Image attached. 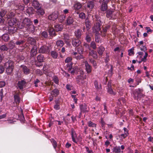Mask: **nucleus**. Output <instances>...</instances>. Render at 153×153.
<instances>
[{
    "label": "nucleus",
    "instance_id": "1",
    "mask_svg": "<svg viewBox=\"0 0 153 153\" xmlns=\"http://www.w3.org/2000/svg\"><path fill=\"white\" fill-rule=\"evenodd\" d=\"M4 66L6 68L7 74L8 75L11 74L14 68L13 62L11 60H9L4 64Z\"/></svg>",
    "mask_w": 153,
    "mask_h": 153
},
{
    "label": "nucleus",
    "instance_id": "2",
    "mask_svg": "<svg viewBox=\"0 0 153 153\" xmlns=\"http://www.w3.org/2000/svg\"><path fill=\"white\" fill-rule=\"evenodd\" d=\"M86 75L83 71H80V74L78 75L76 78V81L77 84L79 85L83 84L85 79H86Z\"/></svg>",
    "mask_w": 153,
    "mask_h": 153
},
{
    "label": "nucleus",
    "instance_id": "3",
    "mask_svg": "<svg viewBox=\"0 0 153 153\" xmlns=\"http://www.w3.org/2000/svg\"><path fill=\"white\" fill-rule=\"evenodd\" d=\"M109 0H100V3H102L100 7V9L102 11H104L107 9V4Z\"/></svg>",
    "mask_w": 153,
    "mask_h": 153
},
{
    "label": "nucleus",
    "instance_id": "4",
    "mask_svg": "<svg viewBox=\"0 0 153 153\" xmlns=\"http://www.w3.org/2000/svg\"><path fill=\"white\" fill-rule=\"evenodd\" d=\"M49 52L50 49L49 47L45 45L41 47L39 50V52L40 53H48Z\"/></svg>",
    "mask_w": 153,
    "mask_h": 153
},
{
    "label": "nucleus",
    "instance_id": "5",
    "mask_svg": "<svg viewBox=\"0 0 153 153\" xmlns=\"http://www.w3.org/2000/svg\"><path fill=\"white\" fill-rule=\"evenodd\" d=\"M72 58L71 57H68L65 60V62L67 64L66 65L67 68H68V71H71L72 68V65H73L72 62Z\"/></svg>",
    "mask_w": 153,
    "mask_h": 153
},
{
    "label": "nucleus",
    "instance_id": "6",
    "mask_svg": "<svg viewBox=\"0 0 153 153\" xmlns=\"http://www.w3.org/2000/svg\"><path fill=\"white\" fill-rule=\"evenodd\" d=\"M143 90L142 89L138 88L137 90L134 93L135 99L137 100L139 97H140L143 95Z\"/></svg>",
    "mask_w": 153,
    "mask_h": 153
},
{
    "label": "nucleus",
    "instance_id": "7",
    "mask_svg": "<svg viewBox=\"0 0 153 153\" xmlns=\"http://www.w3.org/2000/svg\"><path fill=\"white\" fill-rule=\"evenodd\" d=\"M79 108L81 112H82L83 113H86L88 112L89 110V108L85 103L80 105Z\"/></svg>",
    "mask_w": 153,
    "mask_h": 153
},
{
    "label": "nucleus",
    "instance_id": "8",
    "mask_svg": "<svg viewBox=\"0 0 153 153\" xmlns=\"http://www.w3.org/2000/svg\"><path fill=\"white\" fill-rule=\"evenodd\" d=\"M81 42L79 39L73 38L72 40V44L74 46L78 47L81 45Z\"/></svg>",
    "mask_w": 153,
    "mask_h": 153
},
{
    "label": "nucleus",
    "instance_id": "9",
    "mask_svg": "<svg viewBox=\"0 0 153 153\" xmlns=\"http://www.w3.org/2000/svg\"><path fill=\"white\" fill-rule=\"evenodd\" d=\"M71 135L72 139L73 142L75 143H77V141L76 139L77 138V135L75 131L73 128L71 129Z\"/></svg>",
    "mask_w": 153,
    "mask_h": 153
},
{
    "label": "nucleus",
    "instance_id": "10",
    "mask_svg": "<svg viewBox=\"0 0 153 153\" xmlns=\"http://www.w3.org/2000/svg\"><path fill=\"white\" fill-rule=\"evenodd\" d=\"M19 94L20 92H15L14 95V101L16 104L19 103L20 102V99Z\"/></svg>",
    "mask_w": 153,
    "mask_h": 153
},
{
    "label": "nucleus",
    "instance_id": "11",
    "mask_svg": "<svg viewBox=\"0 0 153 153\" xmlns=\"http://www.w3.org/2000/svg\"><path fill=\"white\" fill-rule=\"evenodd\" d=\"M37 53V47L36 45H34L33 47L31 50L30 54L32 57L35 56Z\"/></svg>",
    "mask_w": 153,
    "mask_h": 153
},
{
    "label": "nucleus",
    "instance_id": "12",
    "mask_svg": "<svg viewBox=\"0 0 153 153\" xmlns=\"http://www.w3.org/2000/svg\"><path fill=\"white\" fill-rule=\"evenodd\" d=\"M26 82L24 80L18 81L17 85L20 89H22L25 87Z\"/></svg>",
    "mask_w": 153,
    "mask_h": 153
},
{
    "label": "nucleus",
    "instance_id": "13",
    "mask_svg": "<svg viewBox=\"0 0 153 153\" xmlns=\"http://www.w3.org/2000/svg\"><path fill=\"white\" fill-rule=\"evenodd\" d=\"M85 70L87 73L88 74L91 73L92 71V67L87 61H85Z\"/></svg>",
    "mask_w": 153,
    "mask_h": 153
},
{
    "label": "nucleus",
    "instance_id": "14",
    "mask_svg": "<svg viewBox=\"0 0 153 153\" xmlns=\"http://www.w3.org/2000/svg\"><path fill=\"white\" fill-rule=\"evenodd\" d=\"M94 3L92 1H90L87 3V9H88L89 11H91V10L94 8Z\"/></svg>",
    "mask_w": 153,
    "mask_h": 153
},
{
    "label": "nucleus",
    "instance_id": "15",
    "mask_svg": "<svg viewBox=\"0 0 153 153\" xmlns=\"http://www.w3.org/2000/svg\"><path fill=\"white\" fill-rule=\"evenodd\" d=\"M32 5L35 9H37L40 7V4L36 0H31Z\"/></svg>",
    "mask_w": 153,
    "mask_h": 153
},
{
    "label": "nucleus",
    "instance_id": "16",
    "mask_svg": "<svg viewBox=\"0 0 153 153\" xmlns=\"http://www.w3.org/2000/svg\"><path fill=\"white\" fill-rule=\"evenodd\" d=\"M100 26V24L99 22H97L95 24H94L93 29L95 30L96 32H98L101 29Z\"/></svg>",
    "mask_w": 153,
    "mask_h": 153
},
{
    "label": "nucleus",
    "instance_id": "17",
    "mask_svg": "<svg viewBox=\"0 0 153 153\" xmlns=\"http://www.w3.org/2000/svg\"><path fill=\"white\" fill-rule=\"evenodd\" d=\"M82 33V30L79 29L76 30L74 32L75 35L77 39L80 38Z\"/></svg>",
    "mask_w": 153,
    "mask_h": 153
},
{
    "label": "nucleus",
    "instance_id": "18",
    "mask_svg": "<svg viewBox=\"0 0 153 153\" xmlns=\"http://www.w3.org/2000/svg\"><path fill=\"white\" fill-rule=\"evenodd\" d=\"M88 56H92L94 58H96L97 57V52L93 50H91L89 52Z\"/></svg>",
    "mask_w": 153,
    "mask_h": 153
},
{
    "label": "nucleus",
    "instance_id": "19",
    "mask_svg": "<svg viewBox=\"0 0 153 153\" xmlns=\"http://www.w3.org/2000/svg\"><path fill=\"white\" fill-rule=\"evenodd\" d=\"M55 30L56 31H61L63 28V26L62 24H58L54 25Z\"/></svg>",
    "mask_w": 153,
    "mask_h": 153
},
{
    "label": "nucleus",
    "instance_id": "20",
    "mask_svg": "<svg viewBox=\"0 0 153 153\" xmlns=\"http://www.w3.org/2000/svg\"><path fill=\"white\" fill-rule=\"evenodd\" d=\"M78 52H75L72 53V55L74 56V57L77 59H80L83 58V56L82 55H78Z\"/></svg>",
    "mask_w": 153,
    "mask_h": 153
},
{
    "label": "nucleus",
    "instance_id": "21",
    "mask_svg": "<svg viewBox=\"0 0 153 153\" xmlns=\"http://www.w3.org/2000/svg\"><path fill=\"white\" fill-rule=\"evenodd\" d=\"M59 93V91L57 89H55L51 91V94L53 97H54L58 95Z\"/></svg>",
    "mask_w": 153,
    "mask_h": 153
},
{
    "label": "nucleus",
    "instance_id": "22",
    "mask_svg": "<svg viewBox=\"0 0 153 153\" xmlns=\"http://www.w3.org/2000/svg\"><path fill=\"white\" fill-rule=\"evenodd\" d=\"M92 36V34L90 33H87L85 38V40L88 42H89L91 40V37Z\"/></svg>",
    "mask_w": 153,
    "mask_h": 153
},
{
    "label": "nucleus",
    "instance_id": "23",
    "mask_svg": "<svg viewBox=\"0 0 153 153\" xmlns=\"http://www.w3.org/2000/svg\"><path fill=\"white\" fill-rule=\"evenodd\" d=\"M75 50L76 51L78 52V53L79 54L81 55V54L82 53L83 49L82 48V46L81 45L80 46H78V47H76L75 48Z\"/></svg>",
    "mask_w": 153,
    "mask_h": 153
},
{
    "label": "nucleus",
    "instance_id": "24",
    "mask_svg": "<svg viewBox=\"0 0 153 153\" xmlns=\"http://www.w3.org/2000/svg\"><path fill=\"white\" fill-rule=\"evenodd\" d=\"M109 27V26H108L103 28L102 30L100 31L101 35L102 36H106V32Z\"/></svg>",
    "mask_w": 153,
    "mask_h": 153
},
{
    "label": "nucleus",
    "instance_id": "25",
    "mask_svg": "<svg viewBox=\"0 0 153 153\" xmlns=\"http://www.w3.org/2000/svg\"><path fill=\"white\" fill-rule=\"evenodd\" d=\"M51 55L53 59H57L58 56V53L55 51H53L51 52Z\"/></svg>",
    "mask_w": 153,
    "mask_h": 153
},
{
    "label": "nucleus",
    "instance_id": "26",
    "mask_svg": "<svg viewBox=\"0 0 153 153\" xmlns=\"http://www.w3.org/2000/svg\"><path fill=\"white\" fill-rule=\"evenodd\" d=\"M38 61L39 62H44L45 58L43 55L40 54L38 55L37 57Z\"/></svg>",
    "mask_w": 153,
    "mask_h": 153
},
{
    "label": "nucleus",
    "instance_id": "27",
    "mask_svg": "<svg viewBox=\"0 0 153 153\" xmlns=\"http://www.w3.org/2000/svg\"><path fill=\"white\" fill-rule=\"evenodd\" d=\"M104 50L105 48L104 47L102 46L100 47L97 50V52L99 54L100 56L102 55Z\"/></svg>",
    "mask_w": 153,
    "mask_h": 153
},
{
    "label": "nucleus",
    "instance_id": "28",
    "mask_svg": "<svg viewBox=\"0 0 153 153\" xmlns=\"http://www.w3.org/2000/svg\"><path fill=\"white\" fill-rule=\"evenodd\" d=\"M23 70L24 73L25 74H28L30 73V70L26 66H22Z\"/></svg>",
    "mask_w": 153,
    "mask_h": 153
},
{
    "label": "nucleus",
    "instance_id": "29",
    "mask_svg": "<svg viewBox=\"0 0 153 153\" xmlns=\"http://www.w3.org/2000/svg\"><path fill=\"white\" fill-rule=\"evenodd\" d=\"M17 21V20H9L7 23L9 26L10 27L13 26Z\"/></svg>",
    "mask_w": 153,
    "mask_h": 153
},
{
    "label": "nucleus",
    "instance_id": "30",
    "mask_svg": "<svg viewBox=\"0 0 153 153\" xmlns=\"http://www.w3.org/2000/svg\"><path fill=\"white\" fill-rule=\"evenodd\" d=\"M58 18V15L55 13H53L48 16V19H57Z\"/></svg>",
    "mask_w": 153,
    "mask_h": 153
},
{
    "label": "nucleus",
    "instance_id": "31",
    "mask_svg": "<svg viewBox=\"0 0 153 153\" xmlns=\"http://www.w3.org/2000/svg\"><path fill=\"white\" fill-rule=\"evenodd\" d=\"M9 38V35L7 34H4L2 36V39L5 42L8 41Z\"/></svg>",
    "mask_w": 153,
    "mask_h": 153
},
{
    "label": "nucleus",
    "instance_id": "32",
    "mask_svg": "<svg viewBox=\"0 0 153 153\" xmlns=\"http://www.w3.org/2000/svg\"><path fill=\"white\" fill-rule=\"evenodd\" d=\"M34 10L33 8L32 7H28L26 10V12L29 15L32 14L33 13Z\"/></svg>",
    "mask_w": 153,
    "mask_h": 153
},
{
    "label": "nucleus",
    "instance_id": "33",
    "mask_svg": "<svg viewBox=\"0 0 153 153\" xmlns=\"http://www.w3.org/2000/svg\"><path fill=\"white\" fill-rule=\"evenodd\" d=\"M37 9L36 12L38 15H42L44 14L45 12L42 9L39 7V8Z\"/></svg>",
    "mask_w": 153,
    "mask_h": 153
},
{
    "label": "nucleus",
    "instance_id": "34",
    "mask_svg": "<svg viewBox=\"0 0 153 153\" xmlns=\"http://www.w3.org/2000/svg\"><path fill=\"white\" fill-rule=\"evenodd\" d=\"M29 43L31 45H33V46L36 45V40L33 38H29Z\"/></svg>",
    "mask_w": 153,
    "mask_h": 153
},
{
    "label": "nucleus",
    "instance_id": "35",
    "mask_svg": "<svg viewBox=\"0 0 153 153\" xmlns=\"http://www.w3.org/2000/svg\"><path fill=\"white\" fill-rule=\"evenodd\" d=\"M74 7L75 10H78L81 7L82 5L80 3L77 2L74 5Z\"/></svg>",
    "mask_w": 153,
    "mask_h": 153
},
{
    "label": "nucleus",
    "instance_id": "36",
    "mask_svg": "<svg viewBox=\"0 0 153 153\" xmlns=\"http://www.w3.org/2000/svg\"><path fill=\"white\" fill-rule=\"evenodd\" d=\"M49 34L52 36H55L56 34L53 28H50L49 30Z\"/></svg>",
    "mask_w": 153,
    "mask_h": 153
},
{
    "label": "nucleus",
    "instance_id": "37",
    "mask_svg": "<svg viewBox=\"0 0 153 153\" xmlns=\"http://www.w3.org/2000/svg\"><path fill=\"white\" fill-rule=\"evenodd\" d=\"M63 41L61 40H58L56 42V45L58 47H62L64 45Z\"/></svg>",
    "mask_w": 153,
    "mask_h": 153
},
{
    "label": "nucleus",
    "instance_id": "38",
    "mask_svg": "<svg viewBox=\"0 0 153 153\" xmlns=\"http://www.w3.org/2000/svg\"><path fill=\"white\" fill-rule=\"evenodd\" d=\"M86 20L85 22L87 30H88L90 29L91 27V23L88 20Z\"/></svg>",
    "mask_w": 153,
    "mask_h": 153
},
{
    "label": "nucleus",
    "instance_id": "39",
    "mask_svg": "<svg viewBox=\"0 0 153 153\" xmlns=\"http://www.w3.org/2000/svg\"><path fill=\"white\" fill-rule=\"evenodd\" d=\"M112 12L111 11L108 10L107 12L106 16L108 18H111L112 16Z\"/></svg>",
    "mask_w": 153,
    "mask_h": 153
},
{
    "label": "nucleus",
    "instance_id": "40",
    "mask_svg": "<svg viewBox=\"0 0 153 153\" xmlns=\"http://www.w3.org/2000/svg\"><path fill=\"white\" fill-rule=\"evenodd\" d=\"M0 49L1 51H7L8 49V48L6 45H3L0 46Z\"/></svg>",
    "mask_w": 153,
    "mask_h": 153
},
{
    "label": "nucleus",
    "instance_id": "41",
    "mask_svg": "<svg viewBox=\"0 0 153 153\" xmlns=\"http://www.w3.org/2000/svg\"><path fill=\"white\" fill-rule=\"evenodd\" d=\"M51 142L54 149H56L57 147V143L56 141L54 139H53L51 140Z\"/></svg>",
    "mask_w": 153,
    "mask_h": 153
},
{
    "label": "nucleus",
    "instance_id": "42",
    "mask_svg": "<svg viewBox=\"0 0 153 153\" xmlns=\"http://www.w3.org/2000/svg\"><path fill=\"white\" fill-rule=\"evenodd\" d=\"M24 42L23 40H19L16 41L15 44L17 45H19L23 44Z\"/></svg>",
    "mask_w": 153,
    "mask_h": 153
},
{
    "label": "nucleus",
    "instance_id": "43",
    "mask_svg": "<svg viewBox=\"0 0 153 153\" xmlns=\"http://www.w3.org/2000/svg\"><path fill=\"white\" fill-rule=\"evenodd\" d=\"M96 125L95 123L92 122L91 121H89L88 122V126L89 127H96Z\"/></svg>",
    "mask_w": 153,
    "mask_h": 153
},
{
    "label": "nucleus",
    "instance_id": "44",
    "mask_svg": "<svg viewBox=\"0 0 153 153\" xmlns=\"http://www.w3.org/2000/svg\"><path fill=\"white\" fill-rule=\"evenodd\" d=\"M6 13V11L4 10H2L0 12V16L1 18H2Z\"/></svg>",
    "mask_w": 153,
    "mask_h": 153
},
{
    "label": "nucleus",
    "instance_id": "45",
    "mask_svg": "<svg viewBox=\"0 0 153 153\" xmlns=\"http://www.w3.org/2000/svg\"><path fill=\"white\" fill-rule=\"evenodd\" d=\"M90 62L92 64L93 66L95 68H97V64L95 61L94 59H90Z\"/></svg>",
    "mask_w": 153,
    "mask_h": 153
},
{
    "label": "nucleus",
    "instance_id": "46",
    "mask_svg": "<svg viewBox=\"0 0 153 153\" xmlns=\"http://www.w3.org/2000/svg\"><path fill=\"white\" fill-rule=\"evenodd\" d=\"M101 40L100 36L96 35L95 37V41L97 42H99Z\"/></svg>",
    "mask_w": 153,
    "mask_h": 153
},
{
    "label": "nucleus",
    "instance_id": "47",
    "mask_svg": "<svg viewBox=\"0 0 153 153\" xmlns=\"http://www.w3.org/2000/svg\"><path fill=\"white\" fill-rule=\"evenodd\" d=\"M91 47L93 49H95L96 48V44L94 42H92L91 43Z\"/></svg>",
    "mask_w": 153,
    "mask_h": 153
},
{
    "label": "nucleus",
    "instance_id": "48",
    "mask_svg": "<svg viewBox=\"0 0 153 153\" xmlns=\"http://www.w3.org/2000/svg\"><path fill=\"white\" fill-rule=\"evenodd\" d=\"M41 34L42 36L45 38H47L48 36V33L46 31H43Z\"/></svg>",
    "mask_w": 153,
    "mask_h": 153
},
{
    "label": "nucleus",
    "instance_id": "49",
    "mask_svg": "<svg viewBox=\"0 0 153 153\" xmlns=\"http://www.w3.org/2000/svg\"><path fill=\"white\" fill-rule=\"evenodd\" d=\"M71 96L72 97L74 101V102L75 103L77 104L78 100L76 98V95H72Z\"/></svg>",
    "mask_w": 153,
    "mask_h": 153
},
{
    "label": "nucleus",
    "instance_id": "50",
    "mask_svg": "<svg viewBox=\"0 0 153 153\" xmlns=\"http://www.w3.org/2000/svg\"><path fill=\"white\" fill-rule=\"evenodd\" d=\"M104 109L103 110V113L105 114H108V111L106 108V104L105 103L104 104Z\"/></svg>",
    "mask_w": 153,
    "mask_h": 153
},
{
    "label": "nucleus",
    "instance_id": "51",
    "mask_svg": "<svg viewBox=\"0 0 153 153\" xmlns=\"http://www.w3.org/2000/svg\"><path fill=\"white\" fill-rule=\"evenodd\" d=\"M60 104H56L54 105L53 108L56 110H59L60 108Z\"/></svg>",
    "mask_w": 153,
    "mask_h": 153
},
{
    "label": "nucleus",
    "instance_id": "52",
    "mask_svg": "<svg viewBox=\"0 0 153 153\" xmlns=\"http://www.w3.org/2000/svg\"><path fill=\"white\" fill-rule=\"evenodd\" d=\"M79 17L80 18L83 19L85 18V14L83 13H80L79 15Z\"/></svg>",
    "mask_w": 153,
    "mask_h": 153
},
{
    "label": "nucleus",
    "instance_id": "53",
    "mask_svg": "<svg viewBox=\"0 0 153 153\" xmlns=\"http://www.w3.org/2000/svg\"><path fill=\"white\" fill-rule=\"evenodd\" d=\"M66 24L67 25H69L72 24L73 22V20H67Z\"/></svg>",
    "mask_w": 153,
    "mask_h": 153
},
{
    "label": "nucleus",
    "instance_id": "54",
    "mask_svg": "<svg viewBox=\"0 0 153 153\" xmlns=\"http://www.w3.org/2000/svg\"><path fill=\"white\" fill-rule=\"evenodd\" d=\"M18 9L20 10H24V5L22 4V5H18Z\"/></svg>",
    "mask_w": 153,
    "mask_h": 153
},
{
    "label": "nucleus",
    "instance_id": "55",
    "mask_svg": "<svg viewBox=\"0 0 153 153\" xmlns=\"http://www.w3.org/2000/svg\"><path fill=\"white\" fill-rule=\"evenodd\" d=\"M108 92L110 94H113V91L112 89L110 87L108 86Z\"/></svg>",
    "mask_w": 153,
    "mask_h": 153
},
{
    "label": "nucleus",
    "instance_id": "56",
    "mask_svg": "<svg viewBox=\"0 0 153 153\" xmlns=\"http://www.w3.org/2000/svg\"><path fill=\"white\" fill-rule=\"evenodd\" d=\"M5 82L4 81L0 82V87L2 88L5 86Z\"/></svg>",
    "mask_w": 153,
    "mask_h": 153
},
{
    "label": "nucleus",
    "instance_id": "57",
    "mask_svg": "<svg viewBox=\"0 0 153 153\" xmlns=\"http://www.w3.org/2000/svg\"><path fill=\"white\" fill-rule=\"evenodd\" d=\"M121 152V150L120 147H115V153H119Z\"/></svg>",
    "mask_w": 153,
    "mask_h": 153
},
{
    "label": "nucleus",
    "instance_id": "58",
    "mask_svg": "<svg viewBox=\"0 0 153 153\" xmlns=\"http://www.w3.org/2000/svg\"><path fill=\"white\" fill-rule=\"evenodd\" d=\"M39 80L37 79H36L35 81H34V84L36 87L38 86V83L39 82Z\"/></svg>",
    "mask_w": 153,
    "mask_h": 153
},
{
    "label": "nucleus",
    "instance_id": "59",
    "mask_svg": "<svg viewBox=\"0 0 153 153\" xmlns=\"http://www.w3.org/2000/svg\"><path fill=\"white\" fill-rule=\"evenodd\" d=\"M94 85L95 87L97 89H99V87L98 86V82L97 81H95L94 82Z\"/></svg>",
    "mask_w": 153,
    "mask_h": 153
},
{
    "label": "nucleus",
    "instance_id": "60",
    "mask_svg": "<svg viewBox=\"0 0 153 153\" xmlns=\"http://www.w3.org/2000/svg\"><path fill=\"white\" fill-rule=\"evenodd\" d=\"M69 39V36L68 35H65L64 37V39L65 40V41H67V40Z\"/></svg>",
    "mask_w": 153,
    "mask_h": 153
},
{
    "label": "nucleus",
    "instance_id": "61",
    "mask_svg": "<svg viewBox=\"0 0 153 153\" xmlns=\"http://www.w3.org/2000/svg\"><path fill=\"white\" fill-rule=\"evenodd\" d=\"M145 55L144 56L143 58L142 59V61H143L145 62L146 60V57L148 56V53L147 52H146L145 53Z\"/></svg>",
    "mask_w": 153,
    "mask_h": 153
},
{
    "label": "nucleus",
    "instance_id": "62",
    "mask_svg": "<svg viewBox=\"0 0 153 153\" xmlns=\"http://www.w3.org/2000/svg\"><path fill=\"white\" fill-rule=\"evenodd\" d=\"M4 71V68L3 66L0 65V73H3Z\"/></svg>",
    "mask_w": 153,
    "mask_h": 153
},
{
    "label": "nucleus",
    "instance_id": "63",
    "mask_svg": "<svg viewBox=\"0 0 153 153\" xmlns=\"http://www.w3.org/2000/svg\"><path fill=\"white\" fill-rule=\"evenodd\" d=\"M36 72L37 74H39L40 75H42L43 74L42 72L39 69H37L36 71Z\"/></svg>",
    "mask_w": 153,
    "mask_h": 153
},
{
    "label": "nucleus",
    "instance_id": "64",
    "mask_svg": "<svg viewBox=\"0 0 153 153\" xmlns=\"http://www.w3.org/2000/svg\"><path fill=\"white\" fill-rule=\"evenodd\" d=\"M53 81H54V82L56 84H57L58 83V81H59L58 79V78L56 77H55L54 78Z\"/></svg>",
    "mask_w": 153,
    "mask_h": 153
}]
</instances>
